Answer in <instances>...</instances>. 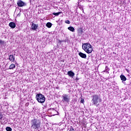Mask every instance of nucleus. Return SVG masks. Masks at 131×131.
Segmentation results:
<instances>
[{
  "label": "nucleus",
  "mask_w": 131,
  "mask_h": 131,
  "mask_svg": "<svg viewBox=\"0 0 131 131\" xmlns=\"http://www.w3.org/2000/svg\"><path fill=\"white\" fill-rule=\"evenodd\" d=\"M62 98V101L63 103H69V102H70V95L68 94H63Z\"/></svg>",
  "instance_id": "obj_5"
},
{
  "label": "nucleus",
  "mask_w": 131,
  "mask_h": 131,
  "mask_svg": "<svg viewBox=\"0 0 131 131\" xmlns=\"http://www.w3.org/2000/svg\"><path fill=\"white\" fill-rule=\"evenodd\" d=\"M80 102H81V103H83V102H84V100L83 99L81 98Z\"/></svg>",
  "instance_id": "obj_22"
},
{
  "label": "nucleus",
  "mask_w": 131,
  "mask_h": 131,
  "mask_svg": "<svg viewBox=\"0 0 131 131\" xmlns=\"http://www.w3.org/2000/svg\"><path fill=\"white\" fill-rule=\"evenodd\" d=\"M53 112H56V113H58V112L56 111V110H55V109H53Z\"/></svg>",
  "instance_id": "obj_25"
},
{
  "label": "nucleus",
  "mask_w": 131,
  "mask_h": 131,
  "mask_svg": "<svg viewBox=\"0 0 131 131\" xmlns=\"http://www.w3.org/2000/svg\"><path fill=\"white\" fill-rule=\"evenodd\" d=\"M62 12H56V13H53V15H54V16H59L60 14H61Z\"/></svg>",
  "instance_id": "obj_17"
},
{
  "label": "nucleus",
  "mask_w": 131,
  "mask_h": 131,
  "mask_svg": "<svg viewBox=\"0 0 131 131\" xmlns=\"http://www.w3.org/2000/svg\"><path fill=\"white\" fill-rule=\"evenodd\" d=\"M65 23H66L67 24H70V21H69V20H67L65 21Z\"/></svg>",
  "instance_id": "obj_21"
},
{
  "label": "nucleus",
  "mask_w": 131,
  "mask_h": 131,
  "mask_svg": "<svg viewBox=\"0 0 131 131\" xmlns=\"http://www.w3.org/2000/svg\"><path fill=\"white\" fill-rule=\"evenodd\" d=\"M36 100H37L38 103H45L46 97H45V95L41 94H38L36 95Z\"/></svg>",
  "instance_id": "obj_4"
},
{
  "label": "nucleus",
  "mask_w": 131,
  "mask_h": 131,
  "mask_svg": "<svg viewBox=\"0 0 131 131\" xmlns=\"http://www.w3.org/2000/svg\"><path fill=\"white\" fill-rule=\"evenodd\" d=\"M9 26L11 27V28L14 29L16 27V24L14 22H10L9 24Z\"/></svg>",
  "instance_id": "obj_11"
},
{
  "label": "nucleus",
  "mask_w": 131,
  "mask_h": 131,
  "mask_svg": "<svg viewBox=\"0 0 131 131\" xmlns=\"http://www.w3.org/2000/svg\"><path fill=\"white\" fill-rule=\"evenodd\" d=\"M6 130L7 131H12V128H11L10 127H6Z\"/></svg>",
  "instance_id": "obj_18"
},
{
  "label": "nucleus",
  "mask_w": 131,
  "mask_h": 131,
  "mask_svg": "<svg viewBox=\"0 0 131 131\" xmlns=\"http://www.w3.org/2000/svg\"><path fill=\"white\" fill-rule=\"evenodd\" d=\"M92 104L93 105H95L96 106H98L99 104V103H101L102 102V99H101V97L100 96L98 95H94L92 96Z\"/></svg>",
  "instance_id": "obj_2"
},
{
  "label": "nucleus",
  "mask_w": 131,
  "mask_h": 131,
  "mask_svg": "<svg viewBox=\"0 0 131 131\" xmlns=\"http://www.w3.org/2000/svg\"><path fill=\"white\" fill-rule=\"evenodd\" d=\"M46 26L48 28H51V27H52V23H51L50 22L47 23L46 24Z\"/></svg>",
  "instance_id": "obj_15"
},
{
  "label": "nucleus",
  "mask_w": 131,
  "mask_h": 131,
  "mask_svg": "<svg viewBox=\"0 0 131 131\" xmlns=\"http://www.w3.org/2000/svg\"><path fill=\"white\" fill-rule=\"evenodd\" d=\"M82 48L88 54H91V53L93 52V47L92 45L89 43H84L83 44Z\"/></svg>",
  "instance_id": "obj_3"
},
{
  "label": "nucleus",
  "mask_w": 131,
  "mask_h": 131,
  "mask_svg": "<svg viewBox=\"0 0 131 131\" xmlns=\"http://www.w3.org/2000/svg\"><path fill=\"white\" fill-rule=\"evenodd\" d=\"M17 17H20V16H21V14L20 13H19L18 14H17Z\"/></svg>",
  "instance_id": "obj_24"
},
{
  "label": "nucleus",
  "mask_w": 131,
  "mask_h": 131,
  "mask_svg": "<svg viewBox=\"0 0 131 131\" xmlns=\"http://www.w3.org/2000/svg\"><path fill=\"white\" fill-rule=\"evenodd\" d=\"M108 71H109V68L106 66L105 67V70L104 71V72H108Z\"/></svg>",
  "instance_id": "obj_19"
},
{
  "label": "nucleus",
  "mask_w": 131,
  "mask_h": 131,
  "mask_svg": "<svg viewBox=\"0 0 131 131\" xmlns=\"http://www.w3.org/2000/svg\"><path fill=\"white\" fill-rule=\"evenodd\" d=\"M15 68H16V66H15L14 64L12 63L10 65L9 69L13 70V69Z\"/></svg>",
  "instance_id": "obj_13"
},
{
  "label": "nucleus",
  "mask_w": 131,
  "mask_h": 131,
  "mask_svg": "<svg viewBox=\"0 0 131 131\" xmlns=\"http://www.w3.org/2000/svg\"><path fill=\"white\" fill-rule=\"evenodd\" d=\"M68 41V39H65V40H59V42L60 43H62V42H67V41Z\"/></svg>",
  "instance_id": "obj_16"
},
{
  "label": "nucleus",
  "mask_w": 131,
  "mask_h": 131,
  "mask_svg": "<svg viewBox=\"0 0 131 131\" xmlns=\"http://www.w3.org/2000/svg\"><path fill=\"white\" fill-rule=\"evenodd\" d=\"M38 28V24H35L33 23H32V25H31V29L32 30H36Z\"/></svg>",
  "instance_id": "obj_7"
},
{
  "label": "nucleus",
  "mask_w": 131,
  "mask_h": 131,
  "mask_svg": "<svg viewBox=\"0 0 131 131\" xmlns=\"http://www.w3.org/2000/svg\"><path fill=\"white\" fill-rule=\"evenodd\" d=\"M67 75H69L70 77L73 78V77H74V75H75V73H74L72 71H70L68 72Z\"/></svg>",
  "instance_id": "obj_8"
},
{
  "label": "nucleus",
  "mask_w": 131,
  "mask_h": 131,
  "mask_svg": "<svg viewBox=\"0 0 131 131\" xmlns=\"http://www.w3.org/2000/svg\"><path fill=\"white\" fill-rule=\"evenodd\" d=\"M5 43V41L0 40V45H4Z\"/></svg>",
  "instance_id": "obj_20"
},
{
  "label": "nucleus",
  "mask_w": 131,
  "mask_h": 131,
  "mask_svg": "<svg viewBox=\"0 0 131 131\" xmlns=\"http://www.w3.org/2000/svg\"><path fill=\"white\" fill-rule=\"evenodd\" d=\"M120 77L121 78V80H122V81H125L126 80V77L123 75H121Z\"/></svg>",
  "instance_id": "obj_12"
},
{
  "label": "nucleus",
  "mask_w": 131,
  "mask_h": 131,
  "mask_svg": "<svg viewBox=\"0 0 131 131\" xmlns=\"http://www.w3.org/2000/svg\"><path fill=\"white\" fill-rule=\"evenodd\" d=\"M17 4L18 7H24V6H26V4L21 0L18 1Z\"/></svg>",
  "instance_id": "obj_6"
},
{
  "label": "nucleus",
  "mask_w": 131,
  "mask_h": 131,
  "mask_svg": "<svg viewBox=\"0 0 131 131\" xmlns=\"http://www.w3.org/2000/svg\"><path fill=\"white\" fill-rule=\"evenodd\" d=\"M70 131H75V130H74V128H73V127H72L70 129Z\"/></svg>",
  "instance_id": "obj_23"
},
{
  "label": "nucleus",
  "mask_w": 131,
  "mask_h": 131,
  "mask_svg": "<svg viewBox=\"0 0 131 131\" xmlns=\"http://www.w3.org/2000/svg\"><path fill=\"white\" fill-rule=\"evenodd\" d=\"M78 55L81 57V58H83V59H86V54L82 53V52H79Z\"/></svg>",
  "instance_id": "obj_10"
},
{
  "label": "nucleus",
  "mask_w": 131,
  "mask_h": 131,
  "mask_svg": "<svg viewBox=\"0 0 131 131\" xmlns=\"http://www.w3.org/2000/svg\"><path fill=\"white\" fill-rule=\"evenodd\" d=\"M8 60L11 62H15V57L13 55H9Z\"/></svg>",
  "instance_id": "obj_9"
},
{
  "label": "nucleus",
  "mask_w": 131,
  "mask_h": 131,
  "mask_svg": "<svg viewBox=\"0 0 131 131\" xmlns=\"http://www.w3.org/2000/svg\"><path fill=\"white\" fill-rule=\"evenodd\" d=\"M32 128L33 129H38L40 127V121L36 119H34L31 121Z\"/></svg>",
  "instance_id": "obj_1"
},
{
  "label": "nucleus",
  "mask_w": 131,
  "mask_h": 131,
  "mask_svg": "<svg viewBox=\"0 0 131 131\" xmlns=\"http://www.w3.org/2000/svg\"><path fill=\"white\" fill-rule=\"evenodd\" d=\"M68 29L70 30V31H72V32H74V31H75V29L73 27H69L68 28Z\"/></svg>",
  "instance_id": "obj_14"
}]
</instances>
